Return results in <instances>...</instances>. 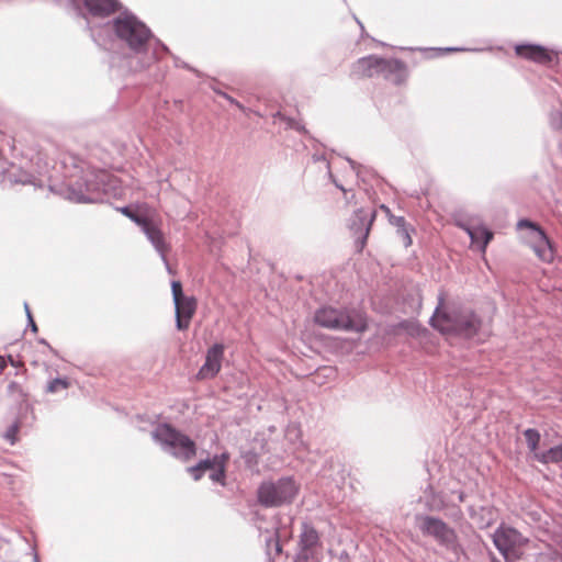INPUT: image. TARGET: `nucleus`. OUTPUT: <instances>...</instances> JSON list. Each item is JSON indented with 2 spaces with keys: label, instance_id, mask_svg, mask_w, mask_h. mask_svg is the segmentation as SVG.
<instances>
[{
  "label": "nucleus",
  "instance_id": "nucleus-33",
  "mask_svg": "<svg viewBox=\"0 0 562 562\" xmlns=\"http://www.w3.org/2000/svg\"><path fill=\"white\" fill-rule=\"evenodd\" d=\"M216 93L222 95L223 98H225L232 104L236 105L239 110L245 111L244 105L241 103H239L237 100H235L234 98H232L231 95H228L227 93L222 92V91H216Z\"/></svg>",
  "mask_w": 562,
  "mask_h": 562
},
{
  "label": "nucleus",
  "instance_id": "nucleus-18",
  "mask_svg": "<svg viewBox=\"0 0 562 562\" xmlns=\"http://www.w3.org/2000/svg\"><path fill=\"white\" fill-rule=\"evenodd\" d=\"M381 57L367 56L358 59L352 67V74L358 77H373L379 75V68L381 67Z\"/></svg>",
  "mask_w": 562,
  "mask_h": 562
},
{
  "label": "nucleus",
  "instance_id": "nucleus-38",
  "mask_svg": "<svg viewBox=\"0 0 562 562\" xmlns=\"http://www.w3.org/2000/svg\"><path fill=\"white\" fill-rule=\"evenodd\" d=\"M8 360L4 356H0V371L7 367Z\"/></svg>",
  "mask_w": 562,
  "mask_h": 562
},
{
  "label": "nucleus",
  "instance_id": "nucleus-39",
  "mask_svg": "<svg viewBox=\"0 0 562 562\" xmlns=\"http://www.w3.org/2000/svg\"><path fill=\"white\" fill-rule=\"evenodd\" d=\"M8 361H9V362L11 363V366H13V367H19V366H20V362L15 361V360L13 359V357H12V356H8Z\"/></svg>",
  "mask_w": 562,
  "mask_h": 562
},
{
  "label": "nucleus",
  "instance_id": "nucleus-47",
  "mask_svg": "<svg viewBox=\"0 0 562 562\" xmlns=\"http://www.w3.org/2000/svg\"><path fill=\"white\" fill-rule=\"evenodd\" d=\"M16 386H18V384L15 382L10 383V385H9L10 389H13V387H16Z\"/></svg>",
  "mask_w": 562,
  "mask_h": 562
},
{
  "label": "nucleus",
  "instance_id": "nucleus-5",
  "mask_svg": "<svg viewBox=\"0 0 562 562\" xmlns=\"http://www.w3.org/2000/svg\"><path fill=\"white\" fill-rule=\"evenodd\" d=\"M106 175L92 171L71 180L67 187V199L77 203H98L103 201L104 180Z\"/></svg>",
  "mask_w": 562,
  "mask_h": 562
},
{
  "label": "nucleus",
  "instance_id": "nucleus-42",
  "mask_svg": "<svg viewBox=\"0 0 562 562\" xmlns=\"http://www.w3.org/2000/svg\"><path fill=\"white\" fill-rule=\"evenodd\" d=\"M445 50H447V52H457V50H463V48L448 47Z\"/></svg>",
  "mask_w": 562,
  "mask_h": 562
},
{
  "label": "nucleus",
  "instance_id": "nucleus-9",
  "mask_svg": "<svg viewBox=\"0 0 562 562\" xmlns=\"http://www.w3.org/2000/svg\"><path fill=\"white\" fill-rule=\"evenodd\" d=\"M374 218L375 212L364 209L355 211L351 216L349 229L355 238V245L358 251H361L364 248Z\"/></svg>",
  "mask_w": 562,
  "mask_h": 562
},
{
  "label": "nucleus",
  "instance_id": "nucleus-34",
  "mask_svg": "<svg viewBox=\"0 0 562 562\" xmlns=\"http://www.w3.org/2000/svg\"><path fill=\"white\" fill-rule=\"evenodd\" d=\"M313 160L314 161H325L326 162V168L328 170V175L330 177H333L331 172H330V166H329V162L326 160L325 156L324 155H318V154H314L313 155Z\"/></svg>",
  "mask_w": 562,
  "mask_h": 562
},
{
  "label": "nucleus",
  "instance_id": "nucleus-14",
  "mask_svg": "<svg viewBox=\"0 0 562 562\" xmlns=\"http://www.w3.org/2000/svg\"><path fill=\"white\" fill-rule=\"evenodd\" d=\"M175 304L176 327L179 330H186L196 310V300L193 296H186Z\"/></svg>",
  "mask_w": 562,
  "mask_h": 562
},
{
  "label": "nucleus",
  "instance_id": "nucleus-51",
  "mask_svg": "<svg viewBox=\"0 0 562 562\" xmlns=\"http://www.w3.org/2000/svg\"><path fill=\"white\" fill-rule=\"evenodd\" d=\"M492 562H501L499 560H497L496 558H493L492 559Z\"/></svg>",
  "mask_w": 562,
  "mask_h": 562
},
{
  "label": "nucleus",
  "instance_id": "nucleus-15",
  "mask_svg": "<svg viewBox=\"0 0 562 562\" xmlns=\"http://www.w3.org/2000/svg\"><path fill=\"white\" fill-rule=\"evenodd\" d=\"M383 75L386 80L395 85H401L406 78V66L400 59L382 58L379 75Z\"/></svg>",
  "mask_w": 562,
  "mask_h": 562
},
{
  "label": "nucleus",
  "instance_id": "nucleus-22",
  "mask_svg": "<svg viewBox=\"0 0 562 562\" xmlns=\"http://www.w3.org/2000/svg\"><path fill=\"white\" fill-rule=\"evenodd\" d=\"M524 436L527 442V446L531 452L539 453L537 451L539 442H540V434L537 429L528 428L524 431Z\"/></svg>",
  "mask_w": 562,
  "mask_h": 562
},
{
  "label": "nucleus",
  "instance_id": "nucleus-30",
  "mask_svg": "<svg viewBox=\"0 0 562 562\" xmlns=\"http://www.w3.org/2000/svg\"><path fill=\"white\" fill-rule=\"evenodd\" d=\"M266 544L268 548L273 546L277 554L281 553V551H282V547L279 542V535L277 531L273 535H271L268 539H266Z\"/></svg>",
  "mask_w": 562,
  "mask_h": 562
},
{
  "label": "nucleus",
  "instance_id": "nucleus-1",
  "mask_svg": "<svg viewBox=\"0 0 562 562\" xmlns=\"http://www.w3.org/2000/svg\"><path fill=\"white\" fill-rule=\"evenodd\" d=\"M90 32L92 40L100 46H105L102 33L112 32L120 46L127 50L128 67L133 71L150 67L168 52L150 29L132 13H121L102 27H91Z\"/></svg>",
  "mask_w": 562,
  "mask_h": 562
},
{
  "label": "nucleus",
  "instance_id": "nucleus-25",
  "mask_svg": "<svg viewBox=\"0 0 562 562\" xmlns=\"http://www.w3.org/2000/svg\"><path fill=\"white\" fill-rule=\"evenodd\" d=\"M120 212L124 214L126 217H128L131 221H133L135 224H137L139 227L145 224V222L148 220L145 216H142L134 212L130 206H123L120 209Z\"/></svg>",
  "mask_w": 562,
  "mask_h": 562
},
{
  "label": "nucleus",
  "instance_id": "nucleus-11",
  "mask_svg": "<svg viewBox=\"0 0 562 562\" xmlns=\"http://www.w3.org/2000/svg\"><path fill=\"white\" fill-rule=\"evenodd\" d=\"M319 546L318 531L311 524L304 521L293 562H310L315 557L316 548Z\"/></svg>",
  "mask_w": 562,
  "mask_h": 562
},
{
  "label": "nucleus",
  "instance_id": "nucleus-44",
  "mask_svg": "<svg viewBox=\"0 0 562 562\" xmlns=\"http://www.w3.org/2000/svg\"><path fill=\"white\" fill-rule=\"evenodd\" d=\"M293 127H294L295 130H297V131H303V130H304V127H303V126H301L299 123H297V124H295V125H293Z\"/></svg>",
  "mask_w": 562,
  "mask_h": 562
},
{
  "label": "nucleus",
  "instance_id": "nucleus-17",
  "mask_svg": "<svg viewBox=\"0 0 562 562\" xmlns=\"http://www.w3.org/2000/svg\"><path fill=\"white\" fill-rule=\"evenodd\" d=\"M515 52L518 56L538 64L546 65L552 60L549 50L541 45L520 44L515 47Z\"/></svg>",
  "mask_w": 562,
  "mask_h": 562
},
{
  "label": "nucleus",
  "instance_id": "nucleus-37",
  "mask_svg": "<svg viewBox=\"0 0 562 562\" xmlns=\"http://www.w3.org/2000/svg\"><path fill=\"white\" fill-rule=\"evenodd\" d=\"M29 325H30L32 331H34V333L37 331V326L32 317V314H29Z\"/></svg>",
  "mask_w": 562,
  "mask_h": 562
},
{
  "label": "nucleus",
  "instance_id": "nucleus-27",
  "mask_svg": "<svg viewBox=\"0 0 562 562\" xmlns=\"http://www.w3.org/2000/svg\"><path fill=\"white\" fill-rule=\"evenodd\" d=\"M171 292H172L173 303L186 297V295L183 294L182 284L180 281L171 282Z\"/></svg>",
  "mask_w": 562,
  "mask_h": 562
},
{
  "label": "nucleus",
  "instance_id": "nucleus-40",
  "mask_svg": "<svg viewBox=\"0 0 562 562\" xmlns=\"http://www.w3.org/2000/svg\"><path fill=\"white\" fill-rule=\"evenodd\" d=\"M348 162L350 164V166H351V168H352L353 170H357V171H358V165H357L353 160H351V159H349V158H348Z\"/></svg>",
  "mask_w": 562,
  "mask_h": 562
},
{
  "label": "nucleus",
  "instance_id": "nucleus-19",
  "mask_svg": "<svg viewBox=\"0 0 562 562\" xmlns=\"http://www.w3.org/2000/svg\"><path fill=\"white\" fill-rule=\"evenodd\" d=\"M227 460V453L215 454L212 458L201 460L198 464L190 467L188 471L191 473L194 481H199L205 471H213L217 467V464L221 463L220 461Z\"/></svg>",
  "mask_w": 562,
  "mask_h": 562
},
{
  "label": "nucleus",
  "instance_id": "nucleus-12",
  "mask_svg": "<svg viewBox=\"0 0 562 562\" xmlns=\"http://www.w3.org/2000/svg\"><path fill=\"white\" fill-rule=\"evenodd\" d=\"M224 349L225 347L223 344H214L207 349L205 362L196 374L199 380L213 379L217 375L222 368Z\"/></svg>",
  "mask_w": 562,
  "mask_h": 562
},
{
  "label": "nucleus",
  "instance_id": "nucleus-7",
  "mask_svg": "<svg viewBox=\"0 0 562 562\" xmlns=\"http://www.w3.org/2000/svg\"><path fill=\"white\" fill-rule=\"evenodd\" d=\"M297 493V486L292 477H281L277 481L262 482L257 491L260 505L267 508L280 507L292 503Z\"/></svg>",
  "mask_w": 562,
  "mask_h": 562
},
{
  "label": "nucleus",
  "instance_id": "nucleus-26",
  "mask_svg": "<svg viewBox=\"0 0 562 562\" xmlns=\"http://www.w3.org/2000/svg\"><path fill=\"white\" fill-rule=\"evenodd\" d=\"M19 431V424L13 423L4 432L3 437L4 439L10 442L11 445H14L16 441V435Z\"/></svg>",
  "mask_w": 562,
  "mask_h": 562
},
{
  "label": "nucleus",
  "instance_id": "nucleus-29",
  "mask_svg": "<svg viewBox=\"0 0 562 562\" xmlns=\"http://www.w3.org/2000/svg\"><path fill=\"white\" fill-rule=\"evenodd\" d=\"M550 124L554 130L562 128V113L560 111H553L550 114Z\"/></svg>",
  "mask_w": 562,
  "mask_h": 562
},
{
  "label": "nucleus",
  "instance_id": "nucleus-21",
  "mask_svg": "<svg viewBox=\"0 0 562 562\" xmlns=\"http://www.w3.org/2000/svg\"><path fill=\"white\" fill-rule=\"evenodd\" d=\"M535 459L544 464L562 462V445L551 447L540 453H535Z\"/></svg>",
  "mask_w": 562,
  "mask_h": 562
},
{
  "label": "nucleus",
  "instance_id": "nucleus-28",
  "mask_svg": "<svg viewBox=\"0 0 562 562\" xmlns=\"http://www.w3.org/2000/svg\"><path fill=\"white\" fill-rule=\"evenodd\" d=\"M33 177L26 172H20L19 176H13V175H10V181L11 182H15V183H22V184H27V183H33L32 181Z\"/></svg>",
  "mask_w": 562,
  "mask_h": 562
},
{
  "label": "nucleus",
  "instance_id": "nucleus-8",
  "mask_svg": "<svg viewBox=\"0 0 562 562\" xmlns=\"http://www.w3.org/2000/svg\"><path fill=\"white\" fill-rule=\"evenodd\" d=\"M493 543L506 561L518 558L517 550L525 547L528 539L517 529L501 524L492 535Z\"/></svg>",
  "mask_w": 562,
  "mask_h": 562
},
{
  "label": "nucleus",
  "instance_id": "nucleus-50",
  "mask_svg": "<svg viewBox=\"0 0 562 562\" xmlns=\"http://www.w3.org/2000/svg\"><path fill=\"white\" fill-rule=\"evenodd\" d=\"M335 184H336L337 188H339L340 190L345 191L344 187L337 184L336 182H335Z\"/></svg>",
  "mask_w": 562,
  "mask_h": 562
},
{
  "label": "nucleus",
  "instance_id": "nucleus-31",
  "mask_svg": "<svg viewBox=\"0 0 562 562\" xmlns=\"http://www.w3.org/2000/svg\"><path fill=\"white\" fill-rule=\"evenodd\" d=\"M519 228L527 227L531 229L535 233V237L538 236V231H542L536 223L529 221V220H520L517 224Z\"/></svg>",
  "mask_w": 562,
  "mask_h": 562
},
{
  "label": "nucleus",
  "instance_id": "nucleus-10",
  "mask_svg": "<svg viewBox=\"0 0 562 562\" xmlns=\"http://www.w3.org/2000/svg\"><path fill=\"white\" fill-rule=\"evenodd\" d=\"M68 4L81 16L87 18V13L94 18H105L120 9L117 0H67Z\"/></svg>",
  "mask_w": 562,
  "mask_h": 562
},
{
  "label": "nucleus",
  "instance_id": "nucleus-49",
  "mask_svg": "<svg viewBox=\"0 0 562 562\" xmlns=\"http://www.w3.org/2000/svg\"><path fill=\"white\" fill-rule=\"evenodd\" d=\"M356 21H357V24H359L360 27L363 29V25L361 24V22L358 19H356Z\"/></svg>",
  "mask_w": 562,
  "mask_h": 562
},
{
  "label": "nucleus",
  "instance_id": "nucleus-32",
  "mask_svg": "<svg viewBox=\"0 0 562 562\" xmlns=\"http://www.w3.org/2000/svg\"><path fill=\"white\" fill-rule=\"evenodd\" d=\"M397 234L402 238L403 244H404L405 247H408V246L412 245V238H411V235L408 233V228L406 226H404L402 228H398L397 229Z\"/></svg>",
  "mask_w": 562,
  "mask_h": 562
},
{
  "label": "nucleus",
  "instance_id": "nucleus-2",
  "mask_svg": "<svg viewBox=\"0 0 562 562\" xmlns=\"http://www.w3.org/2000/svg\"><path fill=\"white\" fill-rule=\"evenodd\" d=\"M445 303V293L438 295V305L430 317V325L441 333H454L465 338H472L480 328L479 317L471 311L449 314L441 311Z\"/></svg>",
  "mask_w": 562,
  "mask_h": 562
},
{
  "label": "nucleus",
  "instance_id": "nucleus-48",
  "mask_svg": "<svg viewBox=\"0 0 562 562\" xmlns=\"http://www.w3.org/2000/svg\"><path fill=\"white\" fill-rule=\"evenodd\" d=\"M176 66H180V63L178 60H176ZM181 66L188 67L186 64H181Z\"/></svg>",
  "mask_w": 562,
  "mask_h": 562
},
{
  "label": "nucleus",
  "instance_id": "nucleus-20",
  "mask_svg": "<svg viewBox=\"0 0 562 562\" xmlns=\"http://www.w3.org/2000/svg\"><path fill=\"white\" fill-rule=\"evenodd\" d=\"M536 243L533 250L536 255L544 262H550L553 259L552 245L543 231H538V236L535 237Z\"/></svg>",
  "mask_w": 562,
  "mask_h": 562
},
{
  "label": "nucleus",
  "instance_id": "nucleus-35",
  "mask_svg": "<svg viewBox=\"0 0 562 562\" xmlns=\"http://www.w3.org/2000/svg\"><path fill=\"white\" fill-rule=\"evenodd\" d=\"M393 224L398 228H402L404 226H406V222H405V218L400 216V217H394L393 220Z\"/></svg>",
  "mask_w": 562,
  "mask_h": 562
},
{
  "label": "nucleus",
  "instance_id": "nucleus-13",
  "mask_svg": "<svg viewBox=\"0 0 562 562\" xmlns=\"http://www.w3.org/2000/svg\"><path fill=\"white\" fill-rule=\"evenodd\" d=\"M143 233L146 235L147 239L151 243V245L155 247L157 252L160 255L167 271L169 273H172V270L168 263L166 251L168 250V246L165 243L164 234L162 232L150 221L147 220L145 224L140 226Z\"/></svg>",
  "mask_w": 562,
  "mask_h": 562
},
{
  "label": "nucleus",
  "instance_id": "nucleus-45",
  "mask_svg": "<svg viewBox=\"0 0 562 562\" xmlns=\"http://www.w3.org/2000/svg\"><path fill=\"white\" fill-rule=\"evenodd\" d=\"M33 560H34V562H40L38 554L36 552H34Z\"/></svg>",
  "mask_w": 562,
  "mask_h": 562
},
{
  "label": "nucleus",
  "instance_id": "nucleus-36",
  "mask_svg": "<svg viewBox=\"0 0 562 562\" xmlns=\"http://www.w3.org/2000/svg\"><path fill=\"white\" fill-rule=\"evenodd\" d=\"M7 171V161L3 156L0 154V175Z\"/></svg>",
  "mask_w": 562,
  "mask_h": 562
},
{
  "label": "nucleus",
  "instance_id": "nucleus-23",
  "mask_svg": "<svg viewBox=\"0 0 562 562\" xmlns=\"http://www.w3.org/2000/svg\"><path fill=\"white\" fill-rule=\"evenodd\" d=\"M70 383L68 379L66 378H56L52 381H49L46 385V393H58L59 391L67 390L69 387Z\"/></svg>",
  "mask_w": 562,
  "mask_h": 562
},
{
  "label": "nucleus",
  "instance_id": "nucleus-4",
  "mask_svg": "<svg viewBox=\"0 0 562 562\" xmlns=\"http://www.w3.org/2000/svg\"><path fill=\"white\" fill-rule=\"evenodd\" d=\"M151 438L160 446L164 452L176 459L189 461L195 456V442L169 424H159L151 431Z\"/></svg>",
  "mask_w": 562,
  "mask_h": 562
},
{
  "label": "nucleus",
  "instance_id": "nucleus-6",
  "mask_svg": "<svg viewBox=\"0 0 562 562\" xmlns=\"http://www.w3.org/2000/svg\"><path fill=\"white\" fill-rule=\"evenodd\" d=\"M415 520L417 528L424 536L431 537L439 546L456 554L459 553L461 546L458 535L447 522L430 515H416Z\"/></svg>",
  "mask_w": 562,
  "mask_h": 562
},
{
  "label": "nucleus",
  "instance_id": "nucleus-24",
  "mask_svg": "<svg viewBox=\"0 0 562 562\" xmlns=\"http://www.w3.org/2000/svg\"><path fill=\"white\" fill-rule=\"evenodd\" d=\"M220 462L221 463L217 464V467L213 471H211L210 479L215 483L225 485V472H226V462L227 461H220Z\"/></svg>",
  "mask_w": 562,
  "mask_h": 562
},
{
  "label": "nucleus",
  "instance_id": "nucleus-41",
  "mask_svg": "<svg viewBox=\"0 0 562 562\" xmlns=\"http://www.w3.org/2000/svg\"><path fill=\"white\" fill-rule=\"evenodd\" d=\"M40 342L47 346L50 351L55 352V350L48 345V342L45 339H40Z\"/></svg>",
  "mask_w": 562,
  "mask_h": 562
},
{
  "label": "nucleus",
  "instance_id": "nucleus-16",
  "mask_svg": "<svg viewBox=\"0 0 562 562\" xmlns=\"http://www.w3.org/2000/svg\"><path fill=\"white\" fill-rule=\"evenodd\" d=\"M460 227L467 232L472 245H474L479 251L485 252L488 243L493 238V232L485 226L470 223H461Z\"/></svg>",
  "mask_w": 562,
  "mask_h": 562
},
{
  "label": "nucleus",
  "instance_id": "nucleus-46",
  "mask_svg": "<svg viewBox=\"0 0 562 562\" xmlns=\"http://www.w3.org/2000/svg\"><path fill=\"white\" fill-rule=\"evenodd\" d=\"M463 499H464V495H463V493H462V492H460V493H459V501H460V502H463Z\"/></svg>",
  "mask_w": 562,
  "mask_h": 562
},
{
  "label": "nucleus",
  "instance_id": "nucleus-43",
  "mask_svg": "<svg viewBox=\"0 0 562 562\" xmlns=\"http://www.w3.org/2000/svg\"><path fill=\"white\" fill-rule=\"evenodd\" d=\"M24 308H25V312H26V316L29 317V314H31V311L29 308L27 303H24Z\"/></svg>",
  "mask_w": 562,
  "mask_h": 562
},
{
  "label": "nucleus",
  "instance_id": "nucleus-3",
  "mask_svg": "<svg viewBox=\"0 0 562 562\" xmlns=\"http://www.w3.org/2000/svg\"><path fill=\"white\" fill-rule=\"evenodd\" d=\"M314 321L321 327L331 330L362 333L367 329L361 313L342 307L323 306L315 312Z\"/></svg>",
  "mask_w": 562,
  "mask_h": 562
}]
</instances>
